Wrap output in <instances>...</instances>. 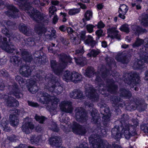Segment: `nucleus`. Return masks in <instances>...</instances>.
<instances>
[{"label": "nucleus", "mask_w": 148, "mask_h": 148, "mask_svg": "<svg viewBox=\"0 0 148 148\" xmlns=\"http://www.w3.org/2000/svg\"><path fill=\"white\" fill-rule=\"evenodd\" d=\"M20 2V7L22 9L28 11L31 9L33 11L30 13L29 12L31 18L34 21L38 23H43L45 25H47L49 22V19L45 15L40 12L35 11L34 8L31 5V4L29 2V0H14Z\"/></svg>", "instance_id": "obj_1"}, {"label": "nucleus", "mask_w": 148, "mask_h": 148, "mask_svg": "<svg viewBox=\"0 0 148 148\" xmlns=\"http://www.w3.org/2000/svg\"><path fill=\"white\" fill-rule=\"evenodd\" d=\"M108 71L106 69L104 71L102 72V77L106 81V84H103V82L102 80L100 77L96 75L95 79V83L98 85L100 87L101 86L106 87L108 92L113 93L116 92L118 90L117 85L115 84L112 79H109L107 77V73Z\"/></svg>", "instance_id": "obj_2"}, {"label": "nucleus", "mask_w": 148, "mask_h": 148, "mask_svg": "<svg viewBox=\"0 0 148 148\" xmlns=\"http://www.w3.org/2000/svg\"><path fill=\"white\" fill-rule=\"evenodd\" d=\"M45 80L48 83L46 87L48 90L52 92H55L57 95L60 94L62 92L63 88L60 86H56L55 84L58 81L57 77L52 74L47 75L45 77Z\"/></svg>", "instance_id": "obj_3"}, {"label": "nucleus", "mask_w": 148, "mask_h": 148, "mask_svg": "<svg viewBox=\"0 0 148 148\" xmlns=\"http://www.w3.org/2000/svg\"><path fill=\"white\" fill-rule=\"evenodd\" d=\"M125 75L126 78L124 80L125 82L130 86L131 85L133 86L141 83L139 74L136 72L127 73Z\"/></svg>", "instance_id": "obj_4"}, {"label": "nucleus", "mask_w": 148, "mask_h": 148, "mask_svg": "<svg viewBox=\"0 0 148 148\" xmlns=\"http://www.w3.org/2000/svg\"><path fill=\"white\" fill-rule=\"evenodd\" d=\"M123 123L121 128L122 135L123 134L126 138L129 139L131 136L136 134L135 129L134 127Z\"/></svg>", "instance_id": "obj_5"}, {"label": "nucleus", "mask_w": 148, "mask_h": 148, "mask_svg": "<svg viewBox=\"0 0 148 148\" xmlns=\"http://www.w3.org/2000/svg\"><path fill=\"white\" fill-rule=\"evenodd\" d=\"M143 51L140 55V60H137L134 63L133 66L135 69L141 68L145 63L148 64V52Z\"/></svg>", "instance_id": "obj_6"}, {"label": "nucleus", "mask_w": 148, "mask_h": 148, "mask_svg": "<svg viewBox=\"0 0 148 148\" xmlns=\"http://www.w3.org/2000/svg\"><path fill=\"white\" fill-rule=\"evenodd\" d=\"M75 118L78 122L83 123L87 119V116L84 109L81 107L76 108L75 111Z\"/></svg>", "instance_id": "obj_7"}, {"label": "nucleus", "mask_w": 148, "mask_h": 148, "mask_svg": "<svg viewBox=\"0 0 148 148\" xmlns=\"http://www.w3.org/2000/svg\"><path fill=\"white\" fill-rule=\"evenodd\" d=\"M8 88L9 91L8 92L9 95H13L17 99L23 97V94L16 83H14L11 86L9 85Z\"/></svg>", "instance_id": "obj_8"}, {"label": "nucleus", "mask_w": 148, "mask_h": 148, "mask_svg": "<svg viewBox=\"0 0 148 148\" xmlns=\"http://www.w3.org/2000/svg\"><path fill=\"white\" fill-rule=\"evenodd\" d=\"M3 41L1 46V48L9 53H13L15 50V47L13 44L10 42V38L8 40L6 37L3 38Z\"/></svg>", "instance_id": "obj_9"}, {"label": "nucleus", "mask_w": 148, "mask_h": 148, "mask_svg": "<svg viewBox=\"0 0 148 148\" xmlns=\"http://www.w3.org/2000/svg\"><path fill=\"white\" fill-rule=\"evenodd\" d=\"M1 98L3 99L8 107L12 108L18 105V101L12 97L3 94L1 95Z\"/></svg>", "instance_id": "obj_10"}, {"label": "nucleus", "mask_w": 148, "mask_h": 148, "mask_svg": "<svg viewBox=\"0 0 148 148\" xmlns=\"http://www.w3.org/2000/svg\"><path fill=\"white\" fill-rule=\"evenodd\" d=\"M50 62L51 68L54 73L58 76L62 74L64 68L61 66L60 62L58 64L55 60H51Z\"/></svg>", "instance_id": "obj_11"}, {"label": "nucleus", "mask_w": 148, "mask_h": 148, "mask_svg": "<svg viewBox=\"0 0 148 148\" xmlns=\"http://www.w3.org/2000/svg\"><path fill=\"white\" fill-rule=\"evenodd\" d=\"M71 128L74 133L79 135L84 134L87 132L86 127L82 126L76 122H73Z\"/></svg>", "instance_id": "obj_12"}, {"label": "nucleus", "mask_w": 148, "mask_h": 148, "mask_svg": "<svg viewBox=\"0 0 148 148\" xmlns=\"http://www.w3.org/2000/svg\"><path fill=\"white\" fill-rule=\"evenodd\" d=\"M59 62L60 65L65 69L67 66L68 63H72V58L69 55L64 53H62L58 55Z\"/></svg>", "instance_id": "obj_13"}, {"label": "nucleus", "mask_w": 148, "mask_h": 148, "mask_svg": "<svg viewBox=\"0 0 148 148\" xmlns=\"http://www.w3.org/2000/svg\"><path fill=\"white\" fill-rule=\"evenodd\" d=\"M20 52L16 51V54L17 55L21 54V56L24 61L26 62H31L32 60V55L30 52L26 49L21 50L20 49Z\"/></svg>", "instance_id": "obj_14"}, {"label": "nucleus", "mask_w": 148, "mask_h": 148, "mask_svg": "<svg viewBox=\"0 0 148 148\" xmlns=\"http://www.w3.org/2000/svg\"><path fill=\"white\" fill-rule=\"evenodd\" d=\"M8 10L5 12L7 15L15 18L18 16L19 10L14 6L12 5H7Z\"/></svg>", "instance_id": "obj_15"}, {"label": "nucleus", "mask_w": 148, "mask_h": 148, "mask_svg": "<svg viewBox=\"0 0 148 148\" xmlns=\"http://www.w3.org/2000/svg\"><path fill=\"white\" fill-rule=\"evenodd\" d=\"M45 101L47 103L50 101L52 102V105L54 104V107H56L59 101V99L53 96L52 95H49L47 93H43L42 94Z\"/></svg>", "instance_id": "obj_16"}, {"label": "nucleus", "mask_w": 148, "mask_h": 148, "mask_svg": "<svg viewBox=\"0 0 148 148\" xmlns=\"http://www.w3.org/2000/svg\"><path fill=\"white\" fill-rule=\"evenodd\" d=\"M115 125L111 130V136L115 139L119 140L122 137L121 126Z\"/></svg>", "instance_id": "obj_17"}, {"label": "nucleus", "mask_w": 148, "mask_h": 148, "mask_svg": "<svg viewBox=\"0 0 148 148\" xmlns=\"http://www.w3.org/2000/svg\"><path fill=\"white\" fill-rule=\"evenodd\" d=\"M71 105L72 103L69 101H62L60 104V109L62 112L66 113H71L73 110Z\"/></svg>", "instance_id": "obj_18"}, {"label": "nucleus", "mask_w": 148, "mask_h": 148, "mask_svg": "<svg viewBox=\"0 0 148 148\" xmlns=\"http://www.w3.org/2000/svg\"><path fill=\"white\" fill-rule=\"evenodd\" d=\"M86 89L88 93V95L94 101H97L99 99V96L96 93L97 90L94 89L92 86H89L88 84L86 85Z\"/></svg>", "instance_id": "obj_19"}, {"label": "nucleus", "mask_w": 148, "mask_h": 148, "mask_svg": "<svg viewBox=\"0 0 148 148\" xmlns=\"http://www.w3.org/2000/svg\"><path fill=\"white\" fill-rule=\"evenodd\" d=\"M21 129L23 132L28 134L32 132V130L34 128V125L31 122L25 123L21 127Z\"/></svg>", "instance_id": "obj_20"}, {"label": "nucleus", "mask_w": 148, "mask_h": 148, "mask_svg": "<svg viewBox=\"0 0 148 148\" xmlns=\"http://www.w3.org/2000/svg\"><path fill=\"white\" fill-rule=\"evenodd\" d=\"M116 27H112L108 29V35L111 38H115L119 40L121 39L120 35L118 34L119 31L116 29Z\"/></svg>", "instance_id": "obj_21"}, {"label": "nucleus", "mask_w": 148, "mask_h": 148, "mask_svg": "<svg viewBox=\"0 0 148 148\" xmlns=\"http://www.w3.org/2000/svg\"><path fill=\"white\" fill-rule=\"evenodd\" d=\"M70 97L75 99H82L83 98L82 92L79 89H75L70 93Z\"/></svg>", "instance_id": "obj_22"}, {"label": "nucleus", "mask_w": 148, "mask_h": 148, "mask_svg": "<svg viewBox=\"0 0 148 148\" xmlns=\"http://www.w3.org/2000/svg\"><path fill=\"white\" fill-rule=\"evenodd\" d=\"M20 66L19 71L21 74L26 77H28L30 75L31 71L29 66L25 65H21Z\"/></svg>", "instance_id": "obj_23"}, {"label": "nucleus", "mask_w": 148, "mask_h": 148, "mask_svg": "<svg viewBox=\"0 0 148 148\" xmlns=\"http://www.w3.org/2000/svg\"><path fill=\"white\" fill-rule=\"evenodd\" d=\"M35 32L40 36L46 32L47 29L44 25L41 24H37L35 25L34 27Z\"/></svg>", "instance_id": "obj_24"}, {"label": "nucleus", "mask_w": 148, "mask_h": 148, "mask_svg": "<svg viewBox=\"0 0 148 148\" xmlns=\"http://www.w3.org/2000/svg\"><path fill=\"white\" fill-rule=\"evenodd\" d=\"M136 103L138 105L137 110L139 112H141L145 110L147 106L144 103V101L140 98H137L134 100Z\"/></svg>", "instance_id": "obj_25"}, {"label": "nucleus", "mask_w": 148, "mask_h": 148, "mask_svg": "<svg viewBox=\"0 0 148 148\" xmlns=\"http://www.w3.org/2000/svg\"><path fill=\"white\" fill-rule=\"evenodd\" d=\"M91 114L92 117L91 121L93 123H96L100 122L101 119L97 113V111L93 109L91 112Z\"/></svg>", "instance_id": "obj_26"}, {"label": "nucleus", "mask_w": 148, "mask_h": 148, "mask_svg": "<svg viewBox=\"0 0 148 148\" xmlns=\"http://www.w3.org/2000/svg\"><path fill=\"white\" fill-rule=\"evenodd\" d=\"M115 59L117 61L120 62L123 64H127L130 61L128 57H127L126 54L123 53L117 55Z\"/></svg>", "instance_id": "obj_27"}, {"label": "nucleus", "mask_w": 148, "mask_h": 148, "mask_svg": "<svg viewBox=\"0 0 148 148\" xmlns=\"http://www.w3.org/2000/svg\"><path fill=\"white\" fill-rule=\"evenodd\" d=\"M132 29L136 35H137L138 36L140 34H143L147 32L145 29H143L141 27L136 25H132Z\"/></svg>", "instance_id": "obj_28"}, {"label": "nucleus", "mask_w": 148, "mask_h": 148, "mask_svg": "<svg viewBox=\"0 0 148 148\" xmlns=\"http://www.w3.org/2000/svg\"><path fill=\"white\" fill-rule=\"evenodd\" d=\"M60 138L59 137L55 136L51 137L49 139L50 144L53 146L58 147L60 143Z\"/></svg>", "instance_id": "obj_29"}, {"label": "nucleus", "mask_w": 148, "mask_h": 148, "mask_svg": "<svg viewBox=\"0 0 148 148\" xmlns=\"http://www.w3.org/2000/svg\"><path fill=\"white\" fill-rule=\"evenodd\" d=\"M46 32H47V34L45 36L47 39L51 40L56 38V36L55 34V30L53 29L49 30L48 29H47Z\"/></svg>", "instance_id": "obj_30"}, {"label": "nucleus", "mask_w": 148, "mask_h": 148, "mask_svg": "<svg viewBox=\"0 0 148 148\" xmlns=\"http://www.w3.org/2000/svg\"><path fill=\"white\" fill-rule=\"evenodd\" d=\"M74 59L77 64L82 66H84L86 63V59L83 57L82 56H80L77 58H75Z\"/></svg>", "instance_id": "obj_31"}, {"label": "nucleus", "mask_w": 148, "mask_h": 148, "mask_svg": "<svg viewBox=\"0 0 148 148\" xmlns=\"http://www.w3.org/2000/svg\"><path fill=\"white\" fill-rule=\"evenodd\" d=\"M85 43L92 47H94L97 43L96 41L93 40L92 37L90 35L88 36L86 39L85 41Z\"/></svg>", "instance_id": "obj_32"}, {"label": "nucleus", "mask_w": 148, "mask_h": 148, "mask_svg": "<svg viewBox=\"0 0 148 148\" xmlns=\"http://www.w3.org/2000/svg\"><path fill=\"white\" fill-rule=\"evenodd\" d=\"M10 61L14 65L18 66L21 64L22 61L21 58L16 56H11L10 57Z\"/></svg>", "instance_id": "obj_33"}, {"label": "nucleus", "mask_w": 148, "mask_h": 148, "mask_svg": "<svg viewBox=\"0 0 148 148\" xmlns=\"http://www.w3.org/2000/svg\"><path fill=\"white\" fill-rule=\"evenodd\" d=\"M10 124L14 126L17 125L19 123V120L17 116L15 115H10L9 117Z\"/></svg>", "instance_id": "obj_34"}, {"label": "nucleus", "mask_w": 148, "mask_h": 148, "mask_svg": "<svg viewBox=\"0 0 148 148\" xmlns=\"http://www.w3.org/2000/svg\"><path fill=\"white\" fill-rule=\"evenodd\" d=\"M72 79H71V81L73 82L74 81L77 82L82 80V76L80 74L75 72H72Z\"/></svg>", "instance_id": "obj_35"}, {"label": "nucleus", "mask_w": 148, "mask_h": 148, "mask_svg": "<svg viewBox=\"0 0 148 148\" xmlns=\"http://www.w3.org/2000/svg\"><path fill=\"white\" fill-rule=\"evenodd\" d=\"M72 73L67 70L64 73L62 78L63 79L67 82L71 81L72 79Z\"/></svg>", "instance_id": "obj_36"}, {"label": "nucleus", "mask_w": 148, "mask_h": 148, "mask_svg": "<svg viewBox=\"0 0 148 148\" xmlns=\"http://www.w3.org/2000/svg\"><path fill=\"white\" fill-rule=\"evenodd\" d=\"M8 121L6 118H3L1 122V125L3 129V130L5 131H10V127L8 126Z\"/></svg>", "instance_id": "obj_37"}, {"label": "nucleus", "mask_w": 148, "mask_h": 148, "mask_svg": "<svg viewBox=\"0 0 148 148\" xmlns=\"http://www.w3.org/2000/svg\"><path fill=\"white\" fill-rule=\"evenodd\" d=\"M112 100L113 101V106L123 107V104L119 103V102L121 101V99L120 98L116 96H113L112 97Z\"/></svg>", "instance_id": "obj_38"}, {"label": "nucleus", "mask_w": 148, "mask_h": 148, "mask_svg": "<svg viewBox=\"0 0 148 148\" xmlns=\"http://www.w3.org/2000/svg\"><path fill=\"white\" fill-rule=\"evenodd\" d=\"M144 42V40L137 37L134 42L132 46L133 48L137 47L140 46Z\"/></svg>", "instance_id": "obj_39"}, {"label": "nucleus", "mask_w": 148, "mask_h": 148, "mask_svg": "<svg viewBox=\"0 0 148 148\" xmlns=\"http://www.w3.org/2000/svg\"><path fill=\"white\" fill-rule=\"evenodd\" d=\"M94 69L91 66H88L86 70V75L89 77H90L94 74Z\"/></svg>", "instance_id": "obj_40"}, {"label": "nucleus", "mask_w": 148, "mask_h": 148, "mask_svg": "<svg viewBox=\"0 0 148 148\" xmlns=\"http://www.w3.org/2000/svg\"><path fill=\"white\" fill-rule=\"evenodd\" d=\"M84 17L85 18H83L82 20L83 22L86 24V21L90 20V18L92 17V12L90 10L87 11L84 15Z\"/></svg>", "instance_id": "obj_41"}, {"label": "nucleus", "mask_w": 148, "mask_h": 148, "mask_svg": "<svg viewBox=\"0 0 148 148\" xmlns=\"http://www.w3.org/2000/svg\"><path fill=\"white\" fill-rule=\"evenodd\" d=\"M129 119V116L128 115L123 114L121 116V117L119 121H116L117 123H120L121 124L120 125L121 126H123V124L124 123L125 124H127V123L125 122V121L128 120Z\"/></svg>", "instance_id": "obj_42"}, {"label": "nucleus", "mask_w": 148, "mask_h": 148, "mask_svg": "<svg viewBox=\"0 0 148 148\" xmlns=\"http://www.w3.org/2000/svg\"><path fill=\"white\" fill-rule=\"evenodd\" d=\"M103 124L104 127H108L109 125L110 117L108 115H106L103 118Z\"/></svg>", "instance_id": "obj_43"}, {"label": "nucleus", "mask_w": 148, "mask_h": 148, "mask_svg": "<svg viewBox=\"0 0 148 148\" xmlns=\"http://www.w3.org/2000/svg\"><path fill=\"white\" fill-rule=\"evenodd\" d=\"M120 95L124 97H130L131 96L130 92L128 90L125 89H121L120 90Z\"/></svg>", "instance_id": "obj_44"}, {"label": "nucleus", "mask_w": 148, "mask_h": 148, "mask_svg": "<svg viewBox=\"0 0 148 148\" xmlns=\"http://www.w3.org/2000/svg\"><path fill=\"white\" fill-rule=\"evenodd\" d=\"M2 32L8 38V39L10 36L14 37L13 33L8 30L6 27L2 29Z\"/></svg>", "instance_id": "obj_45"}, {"label": "nucleus", "mask_w": 148, "mask_h": 148, "mask_svg": "<svg viewBox=\"0 0 148 148\" xmlns=\"http://www.w3.org/2000/svg\"><path fill=\"white\" fill-rule=\"evenodd\" d=\"M40 139V136L32 135L30 136V140L32 144H34V143H38Z\"/></svg>", "instance_id": "obj_46"}, {"label": "nucleus", "mask_w": 148, "mask_h": 148, "mask_svg": "<svg viewBox=\"0 0 148 148\" xmlns=\"http://www.w3.org/2000/svg\"><path fill=\"white\" fill-rule=\"evenodd\" d=\"M23 40L25 42V45H26L32 46L34 45L35 43L34 39L31 38H25Z\"/></svg>", "instance_id": "obj_47"}, {"label": "nucleus", "mask_w": 148, "mask_h": 148, "mask_svg": "<svg viewBox=\"0 0 148 148\" xmlns=\"http://www.w3.org/2000/svg\"><path fill=\"white\" fill-rule=\"evenodd\" d=\"M128 8L127 5L123 4L120 6L119 8V11H121L122 14L125 15L128 10Z\"/></svg>", "instance_id": "obj_48"}, {"label": "nucleus", "mask_w": 148, "mask_h": 148, "mask_svg": "<svg viewBox=\"0 0 148 148\" xmlns=\"http://www.w3.org/2000/svg\"><path fill=\"white\" fill-rule=\"evenodd\" d=\"M141 23L144 26L148 25V14H146L144 16L143 15Z\"/></svg>", "instance_id": "obj_49"}, {"label": "nucleus", "mask_w": 148, "mask_h": 148, "mask_svg": "<svg viewBox=\"0 0 148 148\" xmlns=\"http://www.w3.org/2000/svg\"><path fill=\"white\" fill-rule=\"evenodd\" d=\"M95 34L97 36L96 38V40H99L100 37L103 36L105 35L104 33L103 32V30L101 29L97 30L95 32Z\"/></svg>", "instance_id": "obj_50"}, {"label": "nucleus", "mask_w": 148, "mask_h": 148, "mask_svg": "<svg viewBox=\"0 0 148 148\" xmlns=\"http://www.w3.org/2000/svg\"><path fill=\"white\" fill-rule=\"evenodd\" d=\"M38 90V87L35 84L30 85L28 88V90L32 93H36Z\"/></svg>", "instance_id": "obj_51"}, {"label": "nucleus", "mask_w": 148, "mask_h": 148, "mask_svg": "<svg viewBox=\"0 0 148 148\" xmlns=\"http://www.w3.org/2000/svg\"><path fill=\"white\" fill-rule=\"evenodd\" d=\"M67 31V32L69 34H70V36L71 38L72 37V36H77V34L76 32H75L73 29L70 27L67 28L66 30Z\"/></svg>", "instance_id": "obj_52"}, {"label": "nucleus", "mask_w": 148, "mask_h": 148, "mask_svg": "<svg viewBox=\"0 0 148 148\" xmlns=\"http://www.w3.org/2000/svg\"><path fill=\"white\" fill-rule=\"evenodd\" d=\"M35 119L40 123H42L44 121H45L46 118L44 116H40L36 114L35 116Z\"/></svg>", "instance_id": "obj_53"}, {"label": "nucleus", "mask_w": 148, "mask_h": 148, "mask_svg": "<svg viewBox=\"0 0 148 148\" xmlns=\"http://www.w3.org/2000/svg\"><path fill=\"white\" fill-rule=\"evenodd\" d=\"M99 53V51L95 49H92L90 53H88L87 55L89 57L91 56L95 57L97 55H98Z\"/></svg>", "instance_id": "obj_54"}, {"label": "nucleus", "mask_w": 148, "mask_h": 148, "mask_svg": "<svg viewBox=\"0 0 148 148\" xmlns=\"http://www.w3.org/2000/svg\"><path fill=\"white\" fill-rule=\"evenodd\" d=\"M76 36H75L71 38L72 42L74 45H77L81 42L80 40L78 38H77Z\"/></svg>", "instance_id": "obj_55"}, {"label": "nucleus", "mask_w": 148, "mask_h": 148, "mask_svg": "<svg viewBox=\"0 0 148 148\" xmlns=\"http://www.w3.org/2000/svg\"><path fill=\"white\" fill-rule=\"evenodd\" d=\"M120 29L122 31H123L127 33L129 32V28L128 27V25L125 24L123 25L120 28Z\"/></svg>", "instance_id": "obj_56"}, {"label": "nucleus", "mask_w": 148, "mask_h": 148, "mask_svg": "<svg viewBox=\"0 0 148 148\" xmlns=\"http://www.w3.org/2000/svg\"><path fill=\"white\" fill-rule=\"evenodd\" d=\"M79 9H73L70 10L68 12L69 14L71 15H75L78 13L80 12Z\"/></svg>", "instance_id": "obj_57"}, {"label": "nucleus", "mask_w": 148, "mask_h": 148, "mask_svg": "<svg viewBox=\"0 0 148 148\" xmlns=\"http://www.w3.org/2000/svg\"><path fill=\"white\" fill-rule=\"evenodd\" d=\"M7 139L11 142H16L18 140L17 136L14 135L8 136Z\"/></svg>", "instance_id": "obj_58"}, {"label": "nucleus", "mask_w": 148, "mask_h": 148, "mask_svg": "<svg viewBox=\"0 0 148 148\" xmlns=\"http://www.w3.org/2000/svg\"><path fill=\"white\" fill-rule=\"evenodd\" d=\"M6 25L8 27L11 29H13L16 25L14 22H13L9 20H8L6 23Z\"/></svg>", "instance_id": "obj_59"}, {"label": "nucleus", "mask_w": 148, "mask_h": 148, "mask_svg": "<svg viewBox=\"0 0 148 148\" xmlns=\"http://www.w3.org/2000/svg\"><path fill=\"white\" fill-rule=\"evenodd\" d=\"M34 56L35 58H37V60H38V63H40L41 61L42 58H40V51H35L34 54Z\"/></svg>", "instance_id": "obj_60"}, {"label": "nucleus", "mask_w": 148, "mask_h": 148, "mask_svg": "<svg viewBox=\"0 0 148 148\" xmlns=\"http://www.w3.org/2000/svg\"><path fill=\"white\" fill-rule=\"evenodd\" d=\"M60 121L61 122L63 123V124L61 125L60 127L63 130V131L67 133L68 131L67 130V127L65 126V125H64V123H66V120H61V119H60Z\"/></svg>", "instance_id": "obj_61"}, {"label": "nucleus", "mask_w": 148, "mask_h": 148, "mask_svg": "<svg viewBox=\"0 0 148 148\" xmlns=\"http://www.w3.org/2000/svg\"><path fill=\"white\" fill-rule=\"evenodd\" d=\"M140 128L144 132L148 133V124H145L142 125Z\"/></svg>", "instance_id": "obj_62"}, {"label": "nucleus", "mask_w": 148, "mask_h": 148, "mask_svg": "<svg viewBox=\"0 0 148 148\" xmlns=\"http://www.w3.org/2000/svg\"><path fill=\"white\" fill-rule=\"evenodd\" d=\"M0 76L8 77H9V75L8 72L6 70H0Z\"/></svg>", "instance_id": "obj_63"}, {"label": "nucleus", "mask_w": 148, "mask_h": 148, "mask_svg": "<svg viewBox=\"0 0 148 148\" xmlns=\"http://www.w3.org/2000/svg\"><path fill=\"white\" fill-rule=\"evenodd\" d=\"M49 10V13L54 15L55 12L57 10V9L54 6L52 5L50 7Z\"/></svg>", "instance_id": "obj_64"}]
</instances>
